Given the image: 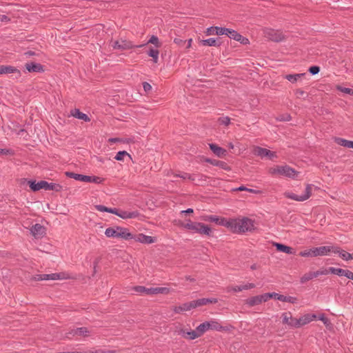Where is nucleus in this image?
Listing matches in <instances>:
<instances>
[{
	"label": "nucleus",
	"instance_id": "obj_1",
	"mask_svg": "<svg viewBox=\"0 0 353 353\" xmlns=\"http://www.w3.org/2000/svg\"><path fill=\"white\" fill-rule=\"evenodd\" d=\"M230 230L234 233H245L254 230V221L248 217L231 219Z\"/></svg>",
	"mask_w": 353,
	"mask_h": 353
},
{
	"label": "nucleus",
	"instance_id": "obj_2",
	"mask_svg": "<svg viewBox=\"0 0 353 353\" xmlns=\"http://www.w3.org/2000/svg\"><path fill=\"white\" fill-rule=\"evenodd\" d=\"M179 225L201 235L210 236L212 234L211 228L203 223L193 222L191 220H188L187 223L181 222Z\"/></svg>",
	"mask_w": 353,
	"mask_h": 353
},
{
	"label": "nucleus",
	"instance_id": "obj_3",
	"mask_svg": "<svg viewBox=\"0 0 353 353\" xmlns=\"http://www.w3.org/2000/svg\"><path fill=\"white\" fill-rule=\"evenodd\" d=\"M105 234L109 238L122 239L124 240H131L133 237V234L130 232L128 228L120 226L108 228L105 231Z\"/></svg>",
	"mask_w": 353,
	"mask_h": 353
},
{
	"label": "nucleus",
	"instance_id": "obj_4",
	"mask_svg": "<svg viewBox=\"0 0 353 353\" xmlns=\"http://www.w3.org/2000/svg\"><path fill=\"white\" fill-rule=\"evenodd\" d=\"M95 209L99 212H106L116 214L118 216H119L123 219H134V218L138 217L140 214L138 211L130 212V211H126V210H119L117 208H110L105 207L103 205H95Z\"/></svg>",
	"mask_w": 353,
	"mask_h": 353
},
{
	"label": "nucleus",
	"instance_id": "obj_5",
	"mask_svg": "<svg viewBox=\"0 0 353 353\" xmlns=\"http://www.w3.org/2000/svg\"><path fill=\"white\" fill-rule=\"evenodd\" d=\"M28 183L30 189L34 192L41 189H44L46 190H53L55 192H61L62 190V186L59 183H48L46 181H40L37 183L34 181H29Z\"/></svg>",
	"mask_w": 353,
	"mask_h": 353
},
{
	"label": "nucleus",
	"instance_id": "obj_6",
	"mask_svg": "<svg viewBox=\"0 0 353 353\" xmlns=\"http://www.w3.org/2000/svg\"><path fill=\"white\" fill-rule=\"evenodd\" d=\"M133 290L137 293L145 294H168L170 292V290L165 287L148 288L141 285L134 286Z\"/></svg>",
	"mask_w": 353,
	"mask_h": 353
},
{
	"label": "nucleus",
	"instance_id": "obj_7",
	"mask_svg": "<svg viewBox=\"0 0 353 353\" xmlns=\"http://www.w3.org/2000/svg\"><path fill=\"white\" fill-rule=\"evenodd\" d=\"M296 171L288 165L280 166L277 165L270 169V173L272 174H278L292 177L294 176Z\"/></svg>",
	"mask_w": 353,
	"mask_h": 353
},
{
	"label": "nucleus",
	"instance_id": "obj_8",
	"mask_svg": "<svg viewBox=\"0 0 353 353\" xmlns=\"http://www.w3.org/2000/svg\"><path fill=\"white\" fill-rule=\"evenodd\" d=\"M312 185L307 184L305 190V193L302 195H297L292 192H285L284 195L285 197L296 201H304L308 199L312 194Z\"/></svg>",
	"mask_w": 353,
	"mask_h": 353
},
{
	"label": "nucleus",
	"instance_id": "obj_9",
	"mask_svg": "<svg viewBox=\"0 0 353 353\" xmlns=\"http://www.w3.org/2000/svg\"><path fill=\"white\" fill-rule=\"evenodd\" d=\"M314 256H325L327 255L330 252H339L338 246H321L317 248H312Z\"/></svg>",
	"mask_w": 353,
	"mask_h": 353
},
{
	"label": "nucleus",
	"instance_id": "obj_10",
	"mask_svg": "<svg viewBox=\"0 0 353 353\" xmlns=\"http://www.w3.org/2000/svg\"><path fill=\"white\" fill-rule=\"evenodd\" d=\"M265 37L272 41L279 42L284 39V35L280 30L266 29L264 30Z\"/></svg>",
	"mask_w": 353,
	"mask_h": 353
},
{
	"label": "nucleus",
	"instance_id": "obj_11",
	"mask_svg": "<svg viewBox=\"0 0 353 353\" xmlns=\"http://www.w3.org/2000/svg\"><path fill=\"white\" fill-rule=\"evenodd\" d=\"M253 153L256 156L261 157V158L268 157L271 160L276 157V154L274 152L259 146H255L254 148Z\"/></svg>",
	"mask_w": 353,
	"mask_h": 353
},
{
	"label": "nucleus",
	"instance_id": "obj_12",
	"mask_svg": "<svg viewBox=\"0 0 353 353\" xmlns=\"http://www.w3.org/2000/svg\"><path fill=\"white\" fill-rule=\"evenodd\" d=\"M144 46H145V44L134 46L132 43L131 41H125V40H121L120 41H115L112 42V46L114 49H119V50H129L134 47L141 48Z\"/></svg>",
	"mask_w": 353,
	"mask_h": 353
},
{
	"label": "nucleus",
	"instance_id": "obj_13",
	"mask_svg": "<svg viewBox=\"0 0 353 353\" xmlns=\"http://www.w3.org/2000/svg\"><path fill=\"white\" fill-rule=\"evenodd\" d=\"M203 219L205 221L214 222L217 225L225 226L229 229L231 225V219H227L225 218H219L216 216L210 215L205 216Z\"/></svg>",
	"mask_w": 353,
	"mask_h": 353
},
{
	"label": "nucleus",
	"instance_id": "obj_14",
	"mask_svg": "<svg viewBox=\"0 0 353 353\" xmlns=\"http://www.w3.org/2000/svg\"><path fill=\"white\" fill-rule=\"evenodd\" d=\"M225 35H227L230 39H232L235 41H239L242 44H247L249 43L248 39L243 37L241 34L238 33L236 30L225 28Z\"/></svg>",
	"mask_w": 353,
	"mask_h": 353
},
{
	"label": "nucleus",
	"instance_id": "obj_15",
	"mask_svg": "<svg viewBox=\"0 0 353 353\" xmlns=\"http://www.w3.org/2000/svg\"><path fill=\"white\" fill-rule=\"evenodd\" d=\"M46 229L39 223H36L30 228L31 234L36 239H41L46 234Z\"/></svg>",
	"mask_w": 353,
	"mask_h": 353
},
{
	"label": "nucleus",
	"instance_id": "obj_16",
	"mask_svg": "<svg viewBox=\"0 0 353 353\" xmlns=\"http://www.w3.org/2000/svg\"><path fill=\"white\" fill-rule=\"evenodd\" d=\"M281 317L283 324L287 325L290 327L296 328L295 324H296V321H297V319L294 318L290 312H283Z\"/></svg>",
	"mask_w": 353,
	"mask_h": 353
},
{
	"label": "nucleus",
	"instance_id": "obj_17",
	"mask_svg": "<svg viewBox=\"0 0 353 353\" xmlns=\"http://www.w3.org/2000/svg\"><path fill=\"white\" fill-rule=\"evenodd\" d=\"M325 272V271H323V269L317 270L316 272H307L301 277L300 282L301 283H305L306 282L309 281L310 280H312L314 278H316L321 275H324Z\"/></svg>",
	"mask_w": 353,
	"mask_h": 353
},
{
	"label": "nucleus",
	"instance_id": "obj_18",
	"mask_svg": "<svg viewBox=\"0 0 353 353\" xmlns=\"http://www.w3.org/2000/svg\"><path fill=\"white\" fill-rule=\"evenodd\" d=\"M263 302H266L265 294L257 295L254 296H252L245 300V304L249 307H254L255 305H258Z\"/></svg>",
	"mask_w": 353,
	"mask_h": 353
},
{
	"label": "nucleus",
	"instance_id": "obj_19",
	"mask_svg": "<svg viewBox=\"0 0 353 353\" xmlns=\"http://www.w3.org/2000/svg\"><path fill=\"white\" fill-rule=\"evenodd\" d=\"M316 318H317V316L316 314H305V315L302 316L301 317H300L299 319H297V321H296V324H295V325H296V328L300 327L303 325H305L310 323L311 321L316 319Z\"/></svg>",
	"mask_w": 353,
	"mask_h": 353
},
{
	"label": "nucleus",
	"instance_id": "obj_20",
	"mask_svg": "<svg viewBox=\"0 0 353 353\" xmlns=\"http://www.w3.org/2000/svg\"><path fill=\"white\" fill-rule=\"evenodd\" d=\"M218 302L217 299L215 298H202L197 300L192 301L194 308L205 305L208 304H214Z\"/></svg>",
	"mask_w": 353,
	"mask_h": 353
},
{
	"label": "nucleus",
	"instance_id": "obj_21",
	"mask_svg": "<svg viewBox=\"0 0 353 353\" xmlns=\"http://www.w3.org/2000/svg\"><path fill=\"white\" fill-rule=\"evenodd\" d=\"M132 239H134L137 242H140L145 244H151L155 241L153 237L145 235L141 233L138 234H133Z\"/></svg>",
	"mask_w": 353,
	"mask_h": 353
},
{
	"label": "nucleus",
	"instance_id": "obj_22",
	"mask_svg": "<svg viewBox=\"0 0 353 353\" xmlns=\"http://www.w3.org/2000/svg\"><path fill=\"white\" fill-rule=\"evenodd\" d=\"M226 28H221V27H217V26H212L210 28H208L205 31V34L207 36L210 35H223L225 34V32Z\"/></svg>",
	"mask_w": 353,
	"mask_h": 353
},
{
	"label": "nucleus",
	"instance_id": "obj_23",
	"mask_svg": "<svg viewBox=\"0 0 353 353\" xmlns=\"http://www.w3.org/2000/svg\"><path fill=\"white\" fill-rule=\"evenodd\" d=\"M192 309H194L192 301L190 302L183 303L181 305L174 307L173 311L176 314H179L183 312L190 311Z\"/></svg>",
	"mask_w": 353,
	"mask_h": 353
},
{
	"label": "nucleus",
	"instance_id": "obj_24",
	"mask_svg": "<svg viewBox=\"0 0 353 353\" xmlns=\"http://www.w3.org/2000/svg\"><path fill=\"white\" fill-rule=\"evenodd\" d=\"M25 66L29 72H40L44 71L43 66L40 63L30 62L27 63Z\"/></svg>",
	"mask_w": 353,
	"mask_h": 353
},
{
	"label": "nucleus",
	"instance_id": "obj_25",
	"mask_svg": "<svg viewBox=\"0 0 353 353\" xmlns=\"http://www.w3.org/2000/svg\"><path fill=\"white\" fill-rule=\"evenodd\" d=\"M200 44L203 46H215L219 47L221 45L219 38H210L208 39L201 40Z\"/></svg>",
	"mask_w": 353,
	"mask_h": 353
},
{
	"label": "nucleus",
	"instance_id": "obj_26",
	"mask_svg": "<svg viewBox=\"0 0 353 353\" xmlns=\"http://www.w3.org/2000/svg\"><path fill=\"white\" fill-rule=\"evenodd\" d=\"M205 162L210 163L211 165H213L214 166L219 167L225 170H230V167L228 165L227 163L225 161L216 160V159H206Z\"/></svg>",
	"mask_w": 353,
	"mask_h": 353
},
{
	"label": "nucleus",
	"instance_id": "obj_27",
	"mask_svg": "<svg viewBox=\"0 0 353 353\" xmlns=\"http://www.w3.org/2000/svg\"><path fill=\"white\" fill-rule=\"evenodd\" d=\"M209 146L212 152L219 157H223L227 154L226 150L214 143H210Z\"/></svg>",
	"mask_w": 353,
	"mask_h": 353
},
{
	"label": "nucleus",
	"instance_id": "obj_28",
	"mask_svg": "<svg viewBox=\"0 0 353 353\" xmlns=\"http://www.w3.org/2000/svg\"><path fill=\"white\" fill-rule=\"evenodd\" d=\"M70 115L74 117H75V118H77V119H79L80 120H83V121H84L85 122L90 121V117L87 114L81 112L79 110V109H77V108H74L73 110H71Z\"/></svg>",
	"mask_w": 353,
	"mask_h": 353
},
{
	"label": "nucleus",
	"instance_id": "obj_29",
	"mask_svg": "<svg viewBox=\"0 0 353 353\" xmlns=\"http://www.w3.org/2000/svg\"><path fill=\"white\" fill-rule=\"evenodd\" d=\"M208 324L209 330H213L216 331H228L229 329L227 327H223L216 321H207Z\"/></svg>",
	"mask_w": 353,
	"mask_h": 353
},
{
	"label": "nucleus",
	"instance_id": "obj_30",
	"mask_svg": "<svg viewBox=\"0 0 353 353\" xmlns=\"http://www.w3.org/2000/svg\"><path fill=\"white\" fill-rule=\"evenodd\" d=\"M43 281V280H59L63 279L66 277L65 276L64 273H52V274H42Z\"/></svg>",
	"mask_w": 353,
	"mask_h": 353
},
{
	"label": "nucleus",
	"instance_id": "obj_31",
	"mask_svg": "<svg viewBox=\"0 0 353 353\" xmlns=\"http://www.w3.org/2000/svg\"><path fill=\"white\" fill-rule=\"evenodd\" d=\"M14 72L20 74L19 70L14 66L4 65H0V74H12Z\"/></svg>",
	"mask_w": 353,
	"mask_h": 353
},
{
	"label": "nucleus",
	"instance_id": "obj_32",
	"mask_svg": "<svg viewBox=\"0 0 353 353\" xmlns=\"http://www.w3.org/2000/svg\"><path fill=\"white\" fill-rule=\"evenodd\" d=\"M274 245L279 252H283L288 254H294V250L291 247L287 246L279 243H274Z\"/></svg>",
	"mask_w": 353,
	"mask_h": 353
},
{
	"label": "nucleus",
	"instance_id": "obj_33",
	"mask_svg": "<svg viewBox=\"0 0 353 353\" xmlns=\"http://www.w3.org/2000/svg\"><path fill=\"white\" fill-rule=\"evenodd\" d=\"M179 334H181L185 338L189 339H194L196 338L199 337V335L197 332L196 329L195 330H192L190 332H185L183 330H181L179 331Z\"/></svg>",
	"mask_w": 353,
	"mask_h": 353
},
{
	"label": "nucleus",
	"instance_id": "obj_34",
	"mask_svg": "<svg viewBox=\"0 0 353 353\" xmlns=\"http://www.w3.org/2000/svg\"><path fill=\"white\" fill-rule=\"evenodd\" d=\"M323 271L325 272L324 275L332 273L339 276H344L345 272V270L341 268H336L334 267H330L328 269H323Z\"/></svg>",
	"mask_w": 353,
	"mask_h": 353
},
{
	"label": "nucleus",
	"instance_id": "obj_35",
	"mask_svg": "<svg viewBox=\"0 0 353 353\" xmlns=\"http://www.w3.org/2000/svg\"><path fill=\"white\" fill-rule=\"evenodd\" d=\"M89 333L90 332L86 327H82L72 330L70 334L72 336H88Z\"/></svg>",
	"mask_w": 353,
	"mask_h": 353
},
{
	"label": "nucleus",
	"instance_id": "obj_36",
	"mask_svg": "<svg viewBox=\"0 0 353 353\" xmlns=\"http://www.w3.org/2000/svg\"><path fill=\"white\" fill-rule=\"evenodd\" d=\"M193 176H195V179L192 181L196 185H203L207 182L208 177L203 174L195 173Z\"/></svg>",
	"mask_w": 353,
	"mask_h": 353
},
{
	"label": "nucleus",
	"instance_id": "obj_37",
	"mask_svg": "<svg viewBox=\"0 0 353 353\" xmlns=\"http://www.w3.org/2000/svg\"><path fill=\"white\" fill-rule=\"evenodd\" d=\"M335 142L337 144H339L341 146H343L345 148H351L353 141H349V140H346L345 139L339 137V138H335Z\"/></svg>",
	"mask_w": 353,
	"mask_h": 353
},
{
	"label": "nucleus",
	"instance_id": "obj_38",
	"mask_svg": "<svg viewBox=\"0 0 353 353\" xmlns=\"http://www.w3.org/2000/svg\"><path fill=\"white\" fill-rule=\"evenodd\" d=\"M194 174H191L187 172H181L176 173L174 174V176L180 177L183 179H188L190 181H194L195 179V176H193Z\"/></svg>",
	"mask_w": 353,
	"mask_h": 353
},
{
	"label": "nucleus",
	"instance_id": "obj_39",
	"mask_svg": "<svg viewBox=\"0 0 353 353\" xmlns=\"http://www.w3.org/2000/svg\"><path fill=\"white\" fill-rule=\"evenodd\" d=\"M335 253L339 254V256L345 261H349L353 259V254H350L345 250H341L339 247V252H336Z\"/></svg>",
	"mask_w": 353,
	"mask_h": 353
},
{
	"label": "nucleus",
	"instance_id": "obj_40",
	"mask_svg": "<svg viewBox=\"0 0 353 353\" xmlns=\"http://www.w3.org/2000/svg\"><path fill=\"white\" fill-rule=\"evenodd\" d=\"M148 56L152 57L154 63H157L159 59V51L157 49L150 48L148 52Z\"/></svg>",
	"mask_w": 353,
	"mask_h": 353
},
{
	"label": "nucleus",
	"instance_id": "obj_41",
	"mask_svg": "<svg viewBox=\"0 0 353 353\" xmlns=\"http://www.w3.org/2000/svg\"><path fill=\"white\" fill-rule=\"evenodd\" d=\"M196 329L197 330V332H198L199 336H201L204 332L209 330V327H208V324L207 323V321H205L203 323H201L199 325H198L196 327Z\"/></svg>",
	"mask_w": 353,
	"mask_h": 353
},
{
	"label": "nucleus",
	"instance_id": "obj_42",
	"mask_svg": "<svg viewBox=\"0 0 353 353\" xmlns=\"http://www.w3.org/2000/svg\"><path fill=\"white\" fill-rule=\"evenodd\" d=\"M305 73L300 74H287L285 76V79H288L289 81L292 83H295L297 80L301 77L304 76Z\"/></svg>",
	"mask_w": 353,
	"mask_h": 353
},
{
	"label": "nucleus",
	"instance_id": "obj_43",
	"mask_svg": "<svg viewBox=\"0 0 353 353\" xmlns=\"http://www.w3.org/2000/svg\"><path fill=\"white\" fill-rule=\"evenodd\" d=\"M278 300L283 302H288L294 303L296 301V298L290 296H284L281 294V296L278 297Z\"/></svg>",
	"mask_w": 353,
	"mask_h": 353
},
{
	"label": "nucleus",
	"instance_id": "obj_44",
	"mask_svg": "<svg viewBox=\"0 0 353 353\" xmlns=\"http://www.w3.org/2000/svg\"><path fill=\"white\" fill-rule=\"evenodd\" d=\"M319 320L321 321L323 324L325 325L326 327L327 328H331L332 327V323L330 322V321L328 319V318H327L325 314H321L320 315L319 317H318Z\"/></svg>",
	"mask_w": 353,
	"mask_h": 353
},
{
	"label": "nucleus",
	"instance_id": "obj_45",
	"mask_svg": "<svg viewBox=\"0 0 353 353\" xmlns=\"http://www.w3.org/2000/svg\"><path fill=\"white\" fill-rule=\"evenodd\" d=\"M66 176H68V177L70 178H72L77 181H82V179H83V174H76L74 172H67L65 173Z\"/></svg>",
	"mask_w": 353,
	"mask_h": 353
},
{
	"label": "nucleus",
	"instance_id": "obj_46",
	"mask_svg": "<svg viewBox=\"0 0 353 353\" xmlns=\"http://www.w3.org/2000/svg\"><path fill=\"white\" fill-rule=\"evenodd\" d=\"M126 156L131 158L130 155L126 151H119L117 153L114 159L117 161H123L124 157Z\"/></svg>",
	"mask_w": 353,
	"mask_h": 353
},
{
	"label": "nucleus",
	"instance_id": "obj_47",
	"mask_svg": "<svg viewBox=\"0 0 353 353\" xmlns=\"http://www.w3.org/2000/svg\"><path fill=\"white\" fill-rule=\"evenodd\" d=\"M148 43L154 44L157 48H159L161 46V43L159 42V38L154 35H152L150 37Z\"/></svg>",
	"mask_w": 353,
	"mask_h": 353
},
{
	"label": "nucleus",
	"instance_id": "obj_48",
	"mask_svg": "<svg viewBox=\"0 0 353 353\" xmlns=\"http://www.w3.org/2000/svg\"><path fill=\"white\" fill-rule=\"evenodd\" d=\"M295 95L297 98L303 99H305L308 96V94L301 89H297L295 91Z\"/></svg>",
	"mask_w": 353,
	"mask_h": 353
},
{
	"label": "nucleus",
	"instance_id": "obj_49",
	"mask_svg": "<svg viewBox=\"0 0 353 353\" xmlns=\"http://www.w3.org/2000/svg\"><path fill=\"white\" fill-rule=\"evenodd\" d=\"M225 290L227 292H241L243 290L242 288V285H236V286H228L226 288Z\"/></svg>",
	"mask_w": 353,
	"mask_h": 353
},
{
	"label": "nucleus",
	"instance_id": "obj_50",
	"mask_svg": "<svg viewBox=\"0 0 353 353\" xmlns=\"http://www.w3.org/2000/svg\"><path fill=\"white\" fill-rule=\"evenodd\" d=\"M336 89L343 93L353 96V89L348 88H344L341 85H338L336 87Z\"/></svg>",
	"mask_w": 353,
	"mask_h": 353
},
{
	"label": "nucleus",
	"instance_id": "obj_51",
	"mask_svg": "<svg viewBox=\"0 0 353 353\" xmlns=\"http://www.w3.org/2000/svg\"><path fill=\"white\" fill-rule=\"evenodd\" d=\"M299 255L301 256H303V257L314 256L312 248H311L310 250H305L299 253Z\"/></svg>",
	"mask_w": 353,
	"mask_h": 353
},
{
	"label": "nucleus",
	"instance_id": "obj_52",
	"mask_svg": "<svg viewBox=\"0 0 353 353\" xmlns=\"http://www.w3.org/2000/svg\"><path fill=\"white\" fill-rule=\"evenodd\" d=\"M218 121L220 124L228 125L230 123V118L228 117H220Z\"/></svg>",
	"mask_w": 353,
	"mask_h": 353
},
{
	"label": "nucleus",
	"instance_id": "obj_53",
	"mask_svg": "<svg viewBox=\"0 0 353 353\" xmlns=\"http://www.w3.org/2000/svg\"><path fill=\"white\" fill-rule=\"evenodd\" d=\"M265 294V300H266V301H267L270 298H274V299H277V300H278V297L281 296V294H279L276 293V292L265 293V294Z\"/></svg>",
	"mask_w": 353,
	"mask_h": 353
},
{
	"label": "nucleus",
	"instance_id": "obj_54",
	"mask_svg": "<svg viewBox=\"0 0 353 353\" xmlns=\"http://www.w3.org/2000/svg\"><path fill=\"white\" fill-rule=\"evenodd\" d=\"M308 71L310 72V74H312V75H314L319 72L320 68L319 66L314 65V66L310 67L309 68Z\"/></svg>",
	"mask_w": 353,
	"mask_h": 353
},
{
	"label": "nucleus",
	"instance_id": "obj_55",
	"mask_svg": "<svg viewBox=\"0 0 353 353\" xmlns=\"http://www.w3.org/2000/svg\"><path fill=\"white\" fill-rule=\"evenodd\" d=\"M143 90H145V92H148L152 90L151 85L148 82H144L143 83Z\"/></svg>",
	"mask_w": 353,
	"mask_h": 353
},
{
	"label": "nucleus",
	"instance_id": "obj_56",
	"mask_svg": "<svg viewBox=\"0 0 353 353\" xmlns=\"http://www.w3.org/2000/svg\"><path fill=\"white\" fill-rule=\"evenodd\" d=\"M10 18L5 14H0V21L8 23L10 21Z\"/></svg>",
	"mask_w": 353,
	"mask_h": 353
},
{
	"label": "nucleus",
	"instance_id": "obj_57",
	"mask_svg": "<svg viewBox=\"0 0 353 353\" xmlns=\"http://www.w3.org/2000/svg\"><path fill=\"white\" fill-rule=\"evenodd\" d=\"M344 276L350 279L353 280V272L348 270H345Z\"/></svg>",
	"mask_w": 353,
	"mask_h": 353
},
{
	"label": "nucleus",
	"instance_id": "obj_58",
	"mask_svg": "<svg viewBox=\"0 0 353 353\" xmlns=\"http://www.w3.org/2000/svg\"><path fill=\"white\" fill-rule=\"evenodd\" d=\"M278 119L279 121H290L291 119V117L289 114L282 115V116H280L279 118H278Z\"/></svg>",
	"mask_w": 353,
	"mask_h": 353
},
{
	"label": "nucleus",
	"instance_id": "obj_59",
	"mask_svg": "<svg viewBox=\"0 0 353 353\" xmlns=\"http://www.w3.org/2000/svg\"><path fill=\"white\" fill-rule=\"evenodd\" d=\"M255 288V285L254 283H247L245 285H242L243 290H249Z\"/></svg>",
	"mask_w": 353,
	"mask_h": 353
},
{
	"label": "nucleus",
	"instance_id": "obj_60",
	"mask_svg": "<svg viewBox=\"0 0 353 353\" xmlns=\"http://www.w3.org/2000/svg\"><path fill=\"white\" fill-rule=\"evenodd\" d=\"M101 181V179L99 176H91V183H100Z\"/></svg>",
	"mask_w": 353,
	"mask_h": 353
},
{
	"label": "nucleus",
	"instance_id": "obj_61",
	"mask_svg": "<svg viewBox=\"0 0 353 353\" xmlns=\"http://www.w3.org/2000/svg\"><path fill=\"white\" fill-rule=\"evenodd\" d=\"M174 42L176 44L179 45V46H182V45H183L184 43H185L186 41H183V40H182V39H179V38H175V39H174Z\"/></svg>",
	"mask_w": 353,
	"mask_h": 353
},
{
	"label": "nucleus",
	"instance_id": "obj_62",
	"mask_svg": "<svg viewBox=\"0 0 353 353\" xmlns=\"http://www.w3.org/2000/svg\"><path fill=\"white\" fill-rule=\"evenodd\" d=\"M82 181L91 183V176L83 175Z\"/></svg>",
	"mask_w": 353,
	"mask_h": 353
},
{
	"label": "nucleus",
	"instance_id": "obj_63",
	"mask_svg": "<svg viewBox=\"0 0 353 353\" xmlns=\"http://www.w3.org/2000/svg\"><path fill=\"white\" fill-rule=\"evenodd\" d=\"M32 279L35 281H43L42 274H37L34 276Z\"/></svg>",
	"mask_w": 353,
	"mask_h": 353
},
{
	"label": "nucleus",
	"instance_id": "obj_64",
	"mask_svg": "<svg viewBox=\"0 0 353 353\" xmlns=\"http://www.w3.org/2000/svg\"><path fill=\"white\" fill-rule=\"evenodd\" d=\"M119 141H120V139H119V138H110L108 139V142L111 143H117V142H119Z\"/></svg>",
	"mask_w": 353,
	"mask_h": 353
}]
</instances>
